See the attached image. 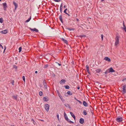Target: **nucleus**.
<instances>
[{
    "mask_svg": "<svg viewBox=\"0 0 126 126\" xmlns=\"http://www.w3.org/2000/svg\"><path fill=\"white\" fill-rule=\"evenodd\" d=\"M119 36L118 35H117L115 38V41L114 44L115 46H117L119 44Z\"/></svg>",
    "mask_w": 126,
    "mask_h": 126,
    "instance_id": "1",
    "label": "nucleus"
},
{
    "mask_svg": "<svg viewBox=\"0 0 126 126\" xmlns=\"http://www.w3.org/2000/svg\"><path fill=\"white\" fill-rule=\"evenodd\" d=\"M64 116L65 118V119L67 121L69 122V123H73V122L72 121H71L69 119L67 116V115L65 112H64Z\"/></svg>",
    "mask_w": 126,
    "mask_h": 126,
    "instance_id": "2",
    "label": "nucleus"
},
{
    "mask_svg": "<svg viewBox=\"0 0 126 126\" xmlns=\"http://www.w3.org/2000/svg\"><path fill=\"white\" fill-rule=\"evenodd\" d=\"M122 89L123 94H125L126 92V85H124L122 86Z\"/></svg>",
    "mask_w": 126,
    "mask_h": 126,
    "instance_id": "3",
    "label": "nucleus"
},
{
    "mask_svg": "<svg viewBox=\"0 0 126 126\" xmlns=\"http://www.w3.org/2000/svg\"><path fill=\"white\" fill-rule=\"evenodd\" d=\"M49 106L47 104H46L45 105V108L46 111L48 112L49 110Z\"/></svg>",
    "mask_w": 126,
    "mask_h": 126,
    "instance_id": "4",
    "label": "nucleus"
},
{
    "mask_svg": "<svg viewBox=\"0 0 126 126\" xmlns=\"http://www.w3.org/2000/svg\"><path fill=\"white\" fill-rule=\"evenodd\" d=\"M108 72L109 73H113L115 72V71L114 70L112 67H111L108 69Z\"/></svg>",
    "mask_w": 126,
    "mask_h": 126,
    "instance_id": "5",
    "label": "nucleus"
},
{
    "mask_svg": "<svg viewBox=\"0 0 126 126\" xmlns=\"http://www.w3.org/2000/svg\"><path fill=\"white\" fill-rule=\"evenodd\" d=\"M116 120L118 122H120L122 121V119L121 117H118L116 118Z\"/></svg>",
    "mask_w": 126,
    "mask_h": 126,
    "instance_id": "6",
    "label": "nucleus"
},
{
    "mask_svg": "<svg viewBox=\"0 0 126 126\" xmlns=\"http://www.w3.org/2000/svg\"><path fill=\"white\" fill-rule=\"evenodd\" d=\"M30 30L32 32H38V30L35 28L32 29L31 28H30Z\"/></svg>",
    "mask_w": 126,
    "mask_h": 126,
    "instance_id": "7",
    "label": "nucleus"
},
{
    "mask_svg": "<svg viewBox=\"0 0 126 126\" xmlns=\"http://www.w3.org/2000/svg\"><path fill=\"white\" fill-rule=\"evenodd\" d=\"M104 60L108 62H110L111 61L110 59L107 57H106L104 58Z\"/></svg>",
    "mask_w": 126,
    "mask_h": 126,
    "instance_id": "8",
    "label": "nucleus"
},
{
    "mask_svg": "<svg viewBox=\"0 0 126 126\" xmlns=\"http://www.w3.org/2000/svg\"><path fill=\"white\" fill-rule=\"evenodd\" d=\"M83 104L84 106L85 107H87L88 106V103L86 102L85 101H83Z\"/></svg>",
    "mask_w": 126,
    "mask_h": 126,
    "instance_id": "9",
    "label": "nucleus"
},
{
    "mask_svg": "<svg viewBox=\"0 0 126 126\" xmlns=\"http://www.w3.org/2000/svg\"><path fill=\"white\" fill-rule=\"evenodd\" d=\"M13 4L15 6V10L16 9V8L17 7V4L16 3V2L15 1H14L13 2Z\"/></svg>",
    "mask_w": 126,
    "mask_h": 126,
    "instance_id": "10",
    "label": "nucleus"
},
{
    "mask_svg": "<svg viewBox=\"0 0 126 126\" xmlns=\"http://www.w3.org/2000/svg\"><path fill=\"white\" fill-rule=\"evenodd\" d=\"M0 32L1 33L5 34L7 33V30H4L1 31Z\"/></svg>",
    "mask_w": 126,
    "mask_h": 126,
    "instance_id": "11",
    "label": "nucleus"
},
{
    "mask_svg": "<svg viewBox=\"0 0 126 126\" xmlns=\"http://www.w3.org/2000/svg\"><path fill=\"white\" fill-rule=\"evenodd\" d=\"M57 94L58 95L59 97L62 100V96L61 95L60 93H59V91H57Z\"/></svg>",
    "mask_w": 126,
    "mask_h": 126,
    "instance_id": "12",
    "label": "nucleus"
},
{
    "mask_svg": "<svg viewBox=\"0 0 126 126\" xmlns=\"http://www.w3.org/2000/svg\"><path fill=\"white\" fill-rule=\"evenodd\" d=\"M84 122V119L82 118H81L80 119L79 122L81 124H83Z\"/></svg>",
    "mask_w": 126,
    "mask_h": 126,
    "instance_id": "13",
    "label": "nucleus"
},
{
    "mask_svg": "<svg viewBox=\"0 0 126 126\" xmlns=\"http://www.w3.org/2000/svg\"><path fill=\"white\" fill-rule=\"evenodd\" d=\"M70 113L71 116L74 118V120L75 119V116L72 112H70Z\"/></svg>",
    "mask_w": 126,
    "mask_h": 126,
    "instance_id": "14",
    "label": "nucleus"
},
{
    "mask_svg": "<svg viewBox=\"0 0 126 126\" xmlns=\"http://www.w3.org/2000/svg\"><path fill=\"white\" fill-rule=\"evenodd\" d=\"M17 95H13L12 96V97L13 99H15L17 100Z\"/></svg>",
    "mask_w": 126,
    "mask_h": 126,
    "instance_id": "15",
    "label": "nucleus"
},
{
    "mask_svg": "<svg viewBox=\"0 0 126 126\" xmlns=\"http://www.w3.org/2000/svg\"><path fill=\"white\" fill-rule=\"evenodd\" d=\"M67 94L70 95H72L73 94L72 93V92L70 91H69L67 92Z\"/></svg>",
    "mask_w": 126,
    "mask_h": 126,
    "instance_id": "16",
    "label": "nucleus"
},
{
    "mask_svg": "<svg viewBox=\"0 0 126 126\" xmlns=\"http://www.w3.org/2000/svg\"><path fill=\"white\" fill-rule=\"evenodd\" d=\"M62 40L63 41V42L65 44H67V40L64 39L63 38H62Z\"/></svg>",
    "mask_w": 126,
    "mask_h": 126,
    "instance_id": "17",
    "label": "nucleus"
},
{
    "mask_svg": "<svg viewBox=\"0 0 126 126\" xmlns=\"http://www.w3.org/2000/svg\"><path fill=\"white\" fill-rule=\"evenodd\" d=\"M123 28L124 30L126 32V27L125 25L124 21H123Z\"/></svg>",
    "mask_w": 126,
    "mask_h": 126,
    "instance_id": "18",
    "label": "nucleus"
},
{
    "mask_svg": "<svg viewBox=\"0 0 126 126\" xmlns=\"http://www.w3.org/2000/svg\"><path fill=\"white\" fill-rule=\"evenodd\" d=\"M62 8H63V5L62 4H61L60 5V10L61 12H62Z\"/></svg>",
    "mask_w": 126,
    "mask_h": 126,
    "instance_id": "19",
    "label": "nucleus"
},
{
    "mask_svg": "<svg viewBox=\"0 0 126 126\" xmlns=\"http://www.w3.org/2000/svg\"><path fill=\"white\" fill-rule=\"evenodd\" d=\"M65 81V80L64 79H63L62 80H61V81L60 82V84H62V83H64Z\"/></svg>",
    "mask_w": 126,
    "mask_h": 126,
    "instance_id": "20",
    "label": "nucleus"
},
{
    "mask_svg": "<svg viewBox=\"0 0 126 126\" xmlns=\"http://www.w3.org/2000/svg\"><path fill=\"white\" fill-rule=\"evenodd\" d=\"M43 100L44 101H48V100L47 99V98L45 97H44L43 98Z\"/></svg>",
    "mask_w": 126,
    "mask_h": 126,
    "instance_id": "21",
    "label": "nucleus"
},
{
    "mask_svg": "<svg viewBox=\"0 0 126 126\" xmlns=\"http://www.w3.org/2000/svg\"><path fill=\"white\" fill-rule=\"evenodd\" d=\"M31 16H30V17L29 18L28 20H26L25 21V22H26V23H27V22H29L30 21V20H31Z\"/></svg>",
    "mask_w": 126,
    "mask_h": 126,
    "instance_id": "22",
    "label": "nucleus"
},
{
    "mask_svg": "<svg viewBox=\"0 0 126 126\" xmlns=\"http://www.w3.org/2000/svg\"><path fill=\"white\" fill-rule=\"evenodd\" d=\"M101 71V70L100 69H97L96 70V72L98 73H99Z\"/></svg>",
    "mask_w": 126,
    "mask_h": 126,
    "instance_id": "23",
    "label": "nucleus"
},
{
    "mask_svg": "<svg viewBox=\"0 0 126 126\" xmlns=\"http://www.w3.org/2000/svg\"><path fill=\"white\" fill-rule=\"evenodd\" d=\"M43 83L44 85L45 88L47 89V87L46 85V83H45V82H44V81H43Z\"/></svg>",
    "mask_w": 126,
    "mask_h": 126,
    "instance_id": "24",
    "label": "nucleus"
},
{
    "mask_svg": "<svg viewBox=\"0 0 126 126\" xmlns=\"http://www.w3.org/2000/svg\"><path fill=\"white\" fill-rule=\"evenodd\" d=\"M3 22V20L2 18H0V22L1 23H2Z\"/></svg>",
    "mask_w": 126,
    "mask_h": 126,
    "instance_id": "25",
    "label": "nucleus"
},
{
    "mask_svg": "<svg viewBox=\"0 0 126 126\" xmlns=\"http://www.w3.org/2000/svg\"><path fill=\"white\" fill-rule=\"evenodd\" d=\"M59 19H60V20L62 22H63L62 19V17L61 16H59Z\"/></svg>",
    "mask_w": 126,
    "mask_h": 126,
    "instance_id": "26",
    "label": "nucleus"
},
{
    "mask_svg": "<svg viewBox=\"0 0 126 126\" xmlns=\"http://www.w3.org/2000/svg\"><path fill=\"white\" fill-rule=\"evenodd\" d=\"M83 113L84 115H86L87 114V113L86 111V110H84L83 111Z\"/></svg>",
    "mask_w": 126,
    "mask_h": 126,
    "instance_id": "27",
    "label": "nucleus"
},
{
    "mask_svg": "<svg viewBox=\"0 0 126 126\" xmlns=\"http://www.w3.org/2000/svg\"><path fill=\"white\" fill-rule=\"evenodd\" d=\"M22 49V48L21 47H19V52H20L21 51Z\"/></svg>",
    "mask_w": 126,
    "mask_h": 126,
    "instance_id": "28",
    "label": "nucleus"
},
{
    "mask_svg": "<svg viewBox=\"0 0 126 126\" xmlns=\"http://www.w3.org/2000/svg\"><path fill=\"white\" fill-rule=\"evenodd\" d=\"M39 94L40 96H42L43 95L42 92L41 91L40 92H39Z\"/></svg>",
    "mask_w": 126,
    "mask_h": 126,
    "instance_id": "29",
    "label": "nucleus"
},
{
    "mask_svg": "<svg viewBox=\"0 0 126 126\" xmlns=\"http://www.w3.org/2000/svg\"><path fill=\"white\" fill-rule=\"evenodd\" d=\"M3 4L4 7H7L6 3H3Z\"/></svg>",
    "mask_w": 126,
    "mask_h": 126,
    "instance_id": "30",
    "label": "nucleus"
},
{
    "mask_svg": "<svg viewBox=\"0 0 126 126\" xmlns=\"http://www.w3.org/2000/svg\"><path fill=\"white\" fill-rule=\"evenodd\" d=\"M104 73L105 74H107V73H109V72H108V70H106Z\"/></svg>",
    "mask_w": 126,
    "mask_h": 126,
    "instance_id": "31",
    "label": "nucleus"
},
{
    "mask_svg": "<svg viewBox=\"0 0 126 126\" xmlns=\"http://www.w3.org/2000/svg\"><path fill=\"white\" fill-rule=\"evenodd\" d=\"M14 81L12 80L11 82V83L13 85H14Z\"/></svg>",
    "mask_w": 126,
    "mask_h": 126,
    "instance_id": "32",
    "label": "nucleus"
},
{
    "mask_svg": "<svg viewBox=\"0 0 126 126\" xmlns=\"http://www.w3.org/2000/svg\"><path fill=\"white\" fill-rule=\"evenodd\" d=\"M48 64H46L44 66V68H45L48 67Z\"/></svg>",
    "mask_w": 126,
    "mask_h": 126,
    "instance_id": "33",
    "label": "nucleus"
},
{
    "mask_svg": "<svg viewBox=\"0 0 126 126\" xmlns=\"http://www.w3.org/2000/svg\"><path fill=\"white\" fill-rule=\"evenodd\" d=\"M22 79L24 81V82H25V77L24 76H23L22 77Z\"/></svg>",
    "mask_w": 126,
    "mask_h": 126,
    "instance_id": "34",
    "label": "nucleus"
},
{
    "mask_svg": "<svg viewBox=\"0 0 126 126\" xmlns=\"http://www.w3.org/2000/svg\"><path fill=\"white\" fill-rule=\"evenodd\" d=\"M65 88L66 89H68L69 88V87L68 85H66L65 86Z\"/></svg>",
    "mask_w": 126,
    "mask_h": 126,
    "instance_id": "35",
    "label": "nucleus"
},
{
    "mask_svg": "<svg viewBox=\"0 0 126 126\" xmlns=\"http://www.w3.org/2000/svg\"><path fill=\"white\" fill-rule=\"evenodd\" d=\"M77 101L79 102V103L80 104H82V102L80 101L79 100H77Z\"/></svg>",
    "mask_w": 126,
    "mask_h": 126,
    "instance_id": "36",
    "label": "nucleus"
},
{
    "mask_svg": "<svg viewBox=\"0 0 126 126\" xmlns=\"http://www.w3.org/2000/svg\"><path fill=\"white\" fill-rule=\"evenodd\" d=\"M57 117L58 119V120L59 121V114H57Z\"/></svg>",
    "mask_w": 126,
    "mask_h": 126,
    "instance_id": "37",
    "label": "nucleus"
},
{
    "mask_svg": "<svg viewBox=\"0 0 126 126\" xmlns=\"http://www.w3.org/2000/svg\"><path fill=\"white\" fill-rule=\"evenodd\" d=\"M101 38L102 39V40H103V35L102 34H101Z\"/></svg>",
    "mask_w": 126,
    "mask_h": 126,
    "instance_id": "38",
    "label": "nucleus"
},
{
    "mask_svg": "<svg viewBox=\"0 0 126 126\" xmlns=\"http://www.w3.org/2000/svg\"><path fill=\"white\" fill-rule=\"evenodd\" d=\"M53 0L56 2H59L60 1V0Z\"/></svg>",
    "mask_w": 126,
    "mask_h": 126,
    "instance_id": "39",
    "label": "nucleus"
},
{
    "mask_svg": "<svg viewBox=\"0 0 126 126\" xmlns=\"http://www.w3.org/2000/svg\"><path fill=\"white\" fill-rule=\"evenodd\" d=\"M86 70L89 69V67L88 65H86Z\"/></svg>",
    "mask_w": 126,
    "mask_h": 126,
    "instance_id": "40",
    "label": "nucleus"
},
{
    "mask_svg": "<svg viewBox=\"0 0 126 126\" xmlns=\"http://www.w3.org/2000/svg\"><path fill=\"white\" fill-rule=\"evenodd\" d=\"M126 81V78H125L123 79L122 80V81Z\"/></svg>",
    "mask_w": 126,
    "mask_h": 126,
    "instance_id": "41",
    "label": "nucleus"
},
{
    "mask_svg": "<svg viewBox=\"0 0 126 126\" xmlns=\"http://www.w3.org/2000/svg\"><path fill=\"white\" fill-rule=\"evenodd\" d=\"M64 12L66 14H67L68 15H68V14L67 13H66V11H64Z\"/></svg>",
    "mask_w": 126,
    "mask_h": 126,
    "instance_id": "42",
    "label": "nucleus"
},
{
    "mask_svg": "<svg viewBox=\"0 0 126 126\" xmlns=\"http://www.w3.org/2000/svg\"><path fill=\"white\" fill-rule=\"evenodd\" d=\"M56 63H57L60 66L61 65V64H60L59 63H58L57 62H56Z\"/></svg>",
    "mask_w": 126,
    "mask_h": 126,
    "instance_id": "43",
    "label": "nucleus"
},
{
    "mask_svg": "<svg viewBox=\"0 0 126 126\" xmlns=\"http://www.w3.org/2000/svg\"><path fill=\"white\" fill-rule=\"evenodd\" d=\"M86 36L85 35H83L80 36L81 37H85Z\"/></svg>",
    "mask_w": 126,
    "mask_h": 126,
    "instance_id": "44",
    "label": "nucleus"
},
{
    "mask_svg": "<svg viewBox=\"0 0 126 126\" xmlns=\"http://www.w3.org/2000/svg\"><path fill=\"white\" fill-rule=\"evenodd\" d=\"M86 70H87V72L88 73H89L90 72H89V69H87Z\"/></svg>",
    "mask_w": 126,
    "mask_h": 126,
    "instance_id": "45",
    "label": "nucleus"
},
{
    "mask_svg": "<svg viewBox=\"0 0 126 126\" xmlns=\"http://www.w3.org/2000/svg\"><path fill=\"white\" fill-rule=\"evenodd\" d=\"M0 46L1 47V48L2 49H3V47H2V46L1 45V44H0Z\"/></svg>",
    "mask_w": 126,
    "mask_h": 126,
    "instance_id": "46",
    "label": "nucleus"
},
{
    "mask_svg": "<svg viewBox=\"0 0 126 126\" xmlns=\"http://www.w3.org/2000/svg\"><path fill=\"white\" fill-rule=\"evenodd\" d=\"M67 29L68 30H70V31L71 30L70 28H68Z\"/></svg>",
    "mask_w": 126,
    "mask_h": 126,
    "instance_id": "47",
    "label": "nucleus"
},
{
    "mask_svg": "<svg viewBox=\"0 0 126 126\" xmlns=\"http://www.w3.org/2000/svg\"><path fill=\"white\" fill-rule=\"evenodd\" d=\"M74 99H75L77 101V100H78V99H77L76 98V97H74Z\"/></svg>",
    "mask_w": 126,
    "mask_h": 126,
    "instance_id": "48",
    "label": "nucleus"
},
{
    "mask_svg": "<svg viewBox=\"0 0 126 126\" xmlns=\"http://www.w3.org/2000/svg\"><path fill=\"white\" fill-rule=\"evenodd\" d=\"M77 89H80V87H77Z\"/></svg>",
    "mask_w": 126,
    "mask_h": 126,
    "instance_id": "49",
    "label": "nucleus"
},
{
    "mask_svg": "<svg viewBox=\"0 0 126 126\" xmlns=\"http://www.w3.org/2000/svg\"><path fill=\"white\" fill-rule=\"evenodd\" d=\"M6 49V47H5V48L4 49V52L5 51V50Z\"/></svg>",
    "mask_w": 126,
    "mask_h": 126,
    "instance_id": "50",
    "label": "nucleus"
},
{
    "mask_svg": "<svg viewBox=\"0 0 126 126\" xmlns=\"http://www.w3.org/2000/svg\"><path fill=\"white\" fill-rule=\"evenodd\" d=\"M66 7V6L65 5H64L63 6V8H65Z\"/></svg>",
    "mask_w": 126,
    "mask_h": 126,
    "instance_id": "51",
    "label": "nucleus"
},
{
    "mask_svg": "<svg viewBox=\"0 0 126 126\" xmlns=\"http://www.w3.org/2000/svg\"><path fill=\"white\" fill-rule=\"evenodd\" d=\"M35 73H37V71H35Z\"/></svg>",
    "mask_w": 126,
    "mask_h": 126,
    "instance_id": "52",
    "label": "nucleus"
},
{
    "mask_svg": "<svg viewBox=\"0 0 126 126\" xmlns=\"http://www.w3.org/2000/svg\"><path fill=\"white\" fill-rule=\"evenodd\" d=\"M67 10V8H66V9H65L64 10L66 11Z\"/></svg>",
    "mask_w": 126,
    "mask_h": 126,
    "instance_id": "53",
    "label": "nucleus"
},
{
    "mask_svg": "<svg viewBox=\"0 0 126 126\" xmlns=\"http://www.w3.org/2000/svg\"><path fill=\"white\" fill-rule=\"evenodd\" d=\"M57 126H61V125H57Z\"/></svg>",
    "mask_w": 126,
    "mask_h": 126,
    "instance_id": "54",
    "label": "nucleus"
},
{
    "mask_svg": "<svg viewBox=\"0 0 126 126\" xmlns=\"http://www.w3.org/2000/svg\"><path fill=\"white\" fill-rule=\"evenodd\" d=\"M104 0H101V1L102 2Z\"/></svg>",
    "mask_w": 126,
    "mask_h": 126,
    "instance_id": "55",
    "label": "nucleus"
},
{
    "mask_svg": "<svg viewBox=\"0 0 126 126\" xmlns=\"http://www.w3.org/2000/svg\"><path fill=\"white\" fill-rule=\"evenodd\" d=\"M5 8L6 7H4V10H5Z\"/></svg>",
    "mask_w": 126,
    "mask_h": 126,
    "instance_id": "56",
    "label": "nucleus"
},
{
    "mask_svg": "<svg viewBox=\"0 0 126 126\" xmlns=\"http://www.w3.org/2000/svg\"><path fill=\"white\" fill-rule=\"evenodd\" d=\"M15 69H17V67L16 66L15 68Z\"/></svg>",
    "mask_w": 126,
    "mask_h": 126,
    "instance_id": "57",
    "label": "nucleus"
},
{
    "mask_svg": "<svg viewBox=\"0 0 126 126\" xmlns=\"http://www.w3.org/2000/svg\"><path fill=\"white\" fill-rule=\"evenodd\" d=\"M77 21H78L79 20L78 19H77Z\"/></svg>",
    "mask_w": 126,
    "mask_h": 126,
    "instance_id": "58",
    "label": "nucleus"
},
{
    "mask_svg": "<svg viewBox=\"0 0 126 126\" xmlns=\"http://www.w3.org/2000/svg\"><path fill=\"white\" fill-rule=\"evenodd\" d=\"M1 0H0V1H1Z\"/></svg>",
    "mask_w": 126,
    "mask_h": 126,
    "instance_id": "59",
    "label": "nucleus"
}]
</instances>
